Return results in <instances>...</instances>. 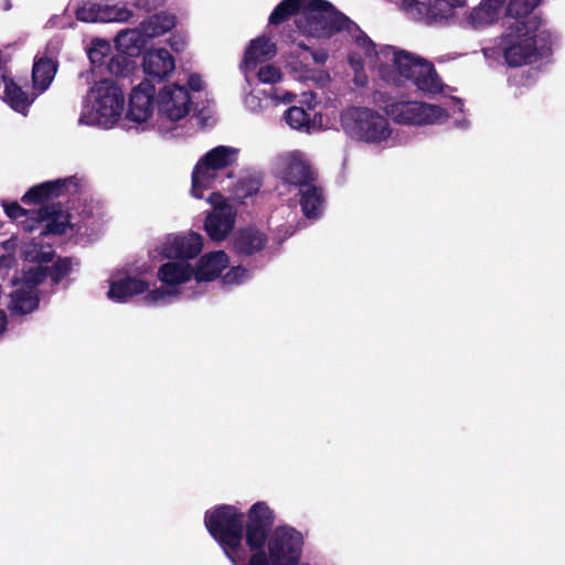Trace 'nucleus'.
Returning a JSON list of instances; mask_svg holds the SVG:
<instances>
[{"mask_svg": "<svg viewBox=\"0 0 565 565\" xmlns=\"http://www.w3.org/2000/svg\"><path fill=\"white\" fill-rule=\"evenodd\" d=\"M354 70V83L363 87L367 84L365 66L390 86L414 87L409 98L387 103L385 111L397 124L422 125L424 122V62L408 51L392 45H375L366 35L360 36L358 47L351 49L349 56Z\"/></svg>", "mask_w": 565, "mask_h": 565, "instance_id": "obj_1", "label": "nucleus"}, {"mask_svg": "<svg viewBox=\"0 0 565 565\" xmlns=\"http://www.w3.org/2000/svg\"><path fill=\"white\" fill-rule=\"evenodd\" d=\"M275 513L266 502L250 507L246 533L247 565H300L305 540L300 531L284 524L271 529Z\"/></svg>", "mask_w": 565, "mask_h": 565, "instance_id": "obj_2", "label": "nucleus"}, {"mask_svg": "<svg viewBox=\"0 0 565 565\" xmlns=\"http://www.w3.org/2000/svg\"><path fill=\"white\" fill-rule=\"evenodd\" d=\"M290 15L296 17L297 29L308 38L322 40L342 33L352 40L351 49H356L360 36H366L326 0H282L269 15V23L279 24Z\"/></svg>", "mask_w": 565, "mask_h": 565, "instance_id": "obj_3", "label": "nucleus"}, {"mask_svg": "<svg viewBox=\"0 0 565 565\" xmlns=\"http://www.w3.org/2000/svg\"><path fill=\"white\" fill-rule=\"evenodd\" d=\"M248 521L249 512L245 516L244 512L235 505H220L205 513L204 522L207 531L233 565H247L249 558V548L246 545Z\"/></svg>", "mask_w": 565, "mask_h": 565, "instance_id": "obj_4", "label": "nucleus"}, {"mask_svg": "<svg viewBox=\"0 0 565 565\" xmlns=\"http://www.w3.org/2000/svg\"><path fill=\"white\" fill-rule=\"evenodd\" d=\"M125 95L121 88L109 79L95 83L83 99L78 124L111 129L122 117Z\"/></svg>", "mask_w": 565, "mask_h": 565, "instance_id": "obj_5", "label": "nucleus"}, {"mask_svg": "<svg viewBox=\"0 0 565 565\" xmlns=\"http://www.w3.org/2000/svg\"><path fill=\"white\" fill-rule=\"evenodd\" d=\"M168 259L157 271V278L161 286L153 288L142 297L146 306H167L182 298H192L200 294L195 286L193 264L184 259Z\"/></svg>", "mask_w": 565, "mask_h": 565, "instance_id": "obj_6", "label": "nucleus"}, {"mask_svg": "<svg viewBox=\"0 0 565 565\" xmlns=\"http://www.w3.org/2000/svg\"><path fill=\"white\" fill-rule=\"evenodd\" d=\"M238 156L239 149L231 146H217L205 152L192 170V196L202 199L210 189L231 188L230 169L236 164Z\"/></svg>", "mask_w": 565, "mask_h": 565, "instance_id": "obj_7", "label": "nucleus"}, {"mask_svg": "<svg viewBox=\"0 0 565 565\" xmlns=\"http://www.w3.org/2000/svg\"><path fill=\"white\" fill-rule=\"evenodd\" d=\"M547 34L541 21L533 17L527 22H513L501 39V50L509 66H522L536 60L545 47Z\"/></svg>", "mask_w": 565, "mask_h": 565, "instance_id": "obj_8", "label": "nucleus"}, {"mask_svg": "<svg viewBox=\"0 0 565 565\" xmlns=\"http://www.w3.org/2000/svg\"><path fill=\"white\" fill-rule=\"evenodd\" d=\"M4 213L18 221L26 232L38 231L40 235H62L76 228L83 234L82 226L73 223L71 216L58 205H43L36 210H24L17 202L2 201Z\"/></svg>", "mask_w": 565, "mask_h": 565, "instance_id": "obj_9", "label": "nucleus"}, {"mask_svg": "<svg viewBox=\"0 0 565 565\" xmlns=\"http://www.w3.org/2000/svg\"><path fill=\"white\" fill-rule=\"evenodd\" d=\"M341 126L352 139L371 145L387 143L392 127L387 117L370 107L351 106L341 113Z\"/></svg>", "mask_w": 565, "mask_h": 565, "instance_id": "obj_10", "label": "nucleus"}, {"mask_svg": "<svg viewBox=\"0 0 565 565\" xmlns=\"http://www.w3.org/2000/svg\"><path fill=\"white\" fill-rule=\"evenodd\" d=\"M158 110L157 129L162 135L173 132L188 118L192 98L186 86L168 83L159 88L156 97Z\"/></svg>", "mask_w": 565, "mask_h": 565, "instance_id": "obj_11", "label": "nucleus"}, {"mask_svg": "<svg viewBox=\"0 0 565 565\" xmlns=\"http://www.w3.org/2000/svg\"><path fill=\"white\" fill-rule=\"evenodd\" d=\"M451 92L440 83L433 64L426 62V125L443 122L451 110L461 111L462 103Z\"/></svg>", "mask_w": 565, "mask_h": 565, "instance_id": "obj_12", "label": "nucleus"}, {"mask_svg": "<svg viewBox=\"0 0 565 565\" xmlns=\"http://www.w3.org/2000/svg\"><path fill=\"white\" fill-rule=\"evenodd\" d=\"M157 92L149 79H142L130 90L126 119L142 131L157 128L154 110Z\"/></svg>", "mask_w": 565, "mask_h": 565, "instance_id": "obj_13", "label": "nucleus"}, {"mask_svg": "<svg viewBox=\"0 0 565 565\" xmlns=\"http://www.w3.org/2000/svg\"><path fill=\"white\" fill-rule=\"evenodd\" d=\"M45 278L44 270L39 267L35 270H24L21 277L11 281L8 308L18 315H26L39 306L38 285Z\"/></svg>", "mask_w": 565, "mask_h": 565, "instance_id": "obj_14", "label": "nucleus"}, {"mask_svg": "<svg viewBox=\"0 0 565 565\" xmlns=\"http://www.w3.org/2000/svg\"><path fill=\"white\" fill-rule=\"evenodd\" d=\"M276 168L279 177L287 183L302 188L315 181V170L306 156L300 150H289L276 158Z\"/></svg>", "mask_w": 565, "mask_h": 565, "instance_id": "obj_15", "label": "nucleus"}, {"mask_svg": "<svg viewBox=\"0 0 565 565\" xmlns=\"http://www.w3.org/2000/svg\"><path fill=\"white\" fill-rule=\"evenodd\" d=\"M207 201L214 209L206 216L204 230L211 239L223 241L235 225L236 210L218 192H213Z\"/></svg>", "mask_w": 565, "mask_h": 565, "instance_id": "obj_16", "label": "nucleus"}, {"mask_svg": "<svg viewBox=\"0 0 565 565\" xmlns=\"http://www.w3.org/2000/svg\"><path fill=\"white\" fill-rule=\"evenodd\" d=\"M151 290L148 280L132 275L127 269H120L114 271L108 279L107 298L114 302L124 303L135 296L143 295L145 297Z\"/></svg>", "mask_w": 565, "mask_h": 565, "instance_id": "obj_17", "label": "nucleus"}, {"mask_svg": "<svg viewBox=\"0 0 565 565\" xmlns=\"http://www.w3.org/2000/svg\"><path fill=\"white\" fill-rule=\"evenodd\" d=\"M202 249L203 237L193 231L170 234L161 244V254L164 258L190 260L195 258Z\"/></svg>", "mask_w": 565, "mask_h": 565, "instance_id": "obj_18", "label": "nucleus"}, {"mask_svg": "<svg viewBox=\"0 0 565 565\" xmlns=\"http://www.w3.org/2000/svg\"><path fill=\"white\" fill-rule=\"evenodd\" d=\"M82 185V179L68 177L43 182L31 188L23 196L24 204L43 203L47 200L58 198L64 194H74Z\"/></svg>", "mask_w": 565, "mask_h": 565, "instance_id": "obj_19", "label": "nucleus"}, {"mask_svg": "<svg viewBox=\"0 0 565 565\" xmlns=\"http://www.w3.org/2000/svg\"><path fill=\"white\" fill-rule=\"evenodd\" d=\"M142 72L146 79L162 82L169 78L175 70L173 55L163 47L149 49L142 55Z\"/></svg>", "mask_w": 565, "mask_h": 565, "instance_id": "obj_20", "label": "nucleus"}, {"mask_svg": "<svg viewBox=\"0 0 565 565\" xmlns=\"http://www.w3.org/2000/svg\"><path fill=\"white\" fill-rule=\"evenodd\" d=\"M132 15L126 7L83 2L76 10V17L84 22H125Z\"/></svg>", "mask_w": 565, "mask_h": 565, "instance_id": "obj_21", "label": "nucleus"}, {"mask_svg": "<svg viewBox=\"0 0 565 565\" xmlns=\"http://www.w3.org/2000/svg\"><path fill=\"white\" fill-rule=\"evenodd\" d=\"M296 99V94L281 88L253 89L245 95L246 108L255 114H260L271 106L289 105Z\"/></svg>", "mask_w": 565, "mask_h": 565, "instance_id": "obj_22", "label": "nucleus"}, {"mask_svg": "<svg viewBox=\"0 0 565 565\" xmlns=\"http://www.w3.org/2000/svg\"><path fill=\"white\" fill-rule=\"evenodd\" d=\"M230 265V258L223 250L210 252L202 255L193 265L195 286L217 279Z\"/></svg>", "mask_w": 565, "mask_h": 565, "instance_id": "obj_23", "label": "nucleus"}, {"mask_svg": "<svg viewBox=\"0 0 565 565\" xmlns=\"http://www.w3.org/2000/svg\"><path fill=\"white\" fill-rule=\"evenodd\" d=\"M277 53L276 44L266 36L249 42L241 63L242 71H253L259 64L269 62Z\"/></svg>", "mask_w": 565, "mask_h": 565, "instance_id": "obj_24", "label": "nucleus"}, {"mask_svg": "<svg viewBox=\"0 0 565 565\" xmlns=\"http://www.w3.org/2000/svg\"><path fill=\"white\" fill-rule=\"evenodd\" d=\"M298 190L299 204L305 216L312 220L320 217L324 209L322 189L312 181Z\"/></svg>", "mask_w": 565, "mask_h": 565, "instance_id": "obj_25", "label": "nucleus"}, {"mask_svg": "<svg viewBox=\"0 0 565 565\" xmlns=\"http://www.w3.org/2000/svg\"><path fill=\"white\" fill-rule=\"evenodd\" d=\"M56 68L57 64L53 56H35L32 70L33 90L35 95H41L49 88L55 76Z\"/></svg>", "mask_w": 565, "mask_h": 565, "instance_id": "obj_26", "label": "nucleus"}, {"mask_svg": "<svg viewBox=\"0 0 565 565\" xmlns=\"http://www.w3.org/2000/svg\"><path fill=\"white\" fill-rule=\"evenodd\" d=\"M505 0H482L473 8L468 21L475 29L484 28L497 22L501 14V8Z\"/></svg>", "mask_w": 565, "mask_h": 565, "instance_id": "obj_27", "label": "nucleus"}, {"mask_svg": "<svg viewBox=\"0 0 565 565\" xmlns=\"http://www.w3.org/2000/svg\"><path fill=\"white\" fill-rule=\"evenodd\" d=\"M23 255L26 262L34 264L26 270H35L41 267L45 273V277L47 276V267L44 266V264L51 263L54 257V250L51 244H44L34 237L31 242L24 244Z\"/></svg>", "mask_w": 565, "mask_h": 565, "instance_id": "obj_28", "label": "nucleus"}, {"mask_svg": "<svg viewBox=\"0 0 565 565\" xmlns=\"http://www.w3.org/2000/svg\"><path fill=\"white\" fill-rule=\"evenodd\" d=\"M148 39L142 28L120 31L116 36V45L127 55H136L146 46Z\"/></svg>", "mask_w": 565, "mask_h": 565, "instance_id": "obj_29", "label": "nucleus"}, {"mask_svg": "<svg viewBox=\"0 0 565 565\" xmlns=\"http://www.w3.org/2000/svg\"><path fill=\"white\" fill-rule=\"evenodd\" d=\"M266 242L267 238L262 232L255 228H246L238 232L234 246L239 253L250 255L263 249Z\"/></svg>", "mask_w": 565, "mask_h": 565, "instance_id": "obj_30", "label": "nucleus"}, {"mask_svg": "<svg viewBox=\"0 0 565 565\" xmlns=\"http://www.w3.org/2000/svg\"><path fill=\"white\" fill-rule=\"evenodd\" d=\"M38 95H28L12 81L6 82L4 100L15 111L24 114Z\"/></svg>", "mask_w": 565, "mask_h": 565, "instance_id": "obj_31", "label": "nucleus"}, {"mask_svg": "<svg viewBox=\"0 0 565 565\" xmlns=\"http://www.w3.org/2000/svg\"><path fill=\"white\" fill-rule=\"evenodd\" d=\"M140 25L149 40L170 31L175 25V18L168 13L156 14L145 20Z\"/></svg>", "mask_w": 565, "mask_h": 565, "instance_id": "obj_32", "label": "nucleus"}, {"mask_svg": "<svg viewBox=\"0 0 565 565\" xmlns=\"http://www.w3.org/2000/svg\"><path fill=\"white\" fill-rule=\"evenodd\" d=\"M284 121L294 130L311 132L316 130V121L311 120L306 110L301 107L291 106L282 116Z\"/></svg>", "mask_w": 565, "mask_h": 565, "instance_id": "obj_33", "label": "nucleus"}, {"mask_svg": "<svg viewBox=\"0 0 565 565\" xmlns=\"http://www.w3.org/2000/svg\"><path fill=\"white\" fill-rule=\"evenodd\" d=\"M243 73L247 82L252 77H256L262 84L275 85L282 79L281 70L268 62L257 65L253 71H243Z\"/></svg>", "mask_w": 565, "mask_h": 565, "instance_id": "obj_34", "label": "nucleus"}, {"mask_svg": "<svg viewBox=\"0 0 565 565\" xmlns=\"http://www.w3.org/2000/svg\"><path fill=\"white\" fill-rule=\"evenodd\" d=\"M465 4L466 0H431L426 21L428 19L436 22L447 20L452 15L454 9L461 8Z\"/></svg>", "mask_w": 565, "mask_h": 565, "instance_id": "obj_35", "label": "nucleus"}, {"mask_svg": "<svg viewBox=\"0 0 565 565\" xmlns=\"http://www.w3.org/2000/svg\"><path fill=\"white\" fill-rule=\"evenodd\" d=\"M540 0H510L507 7V15L514 18L515 22H527L529 14L535 9Z\"/></svg>", "mask_w": 565, "mask_h": 565, "instance_id": "obj_36", "label": "nucleus"}, {"mask_svg": "<svg viewBox=\"0 0 565 565\" xmlns=\"http://www.w3.org/2000/svg\"><path fill=\"white\" fill-rule=\"evenodd\" d=\"M288 65L291 67L292 72L299 73L298 78L302 81H311L316 83V85L320 87H324L329 81L330 76L324 71H310V70H302V66L300 63H298L295 60H289Z\"/></svg>", "mask_w": 565, "mask_h": 565, "instance_id": "obj_37", "label": "nucleus"}, {"mask_svg": "<svg viewBox=\"0 0 565 565\" xmlns=\"http://www.w3.org/2000/svg\"><path fill=\"white\" fill-rule=\"evenodd\" d=\"M111 53V45L108 41L95 39L88 49V57L93 65L98 66L105 63V60Z\"/></svg>", "mask_w": 565, "mask_h": 565, "instance_id": "obj_38", "label": "nucleus"}, {"mask_svg": "<svg viewBox=\"0 0 565 565\" xmlns=\"http://www.w3.org/2000/svg\"><path fill=\"white\" fill-rule=\"evenodd\" d=\"M77 265L78 263L72 258H60L53 264L50 276L52 280L57 284L67 277Z\"/></svg>", "mask_w": 565, "mask_h": 565, "instance_id": "obj_39", "label": "nucleus"}, {"mask_svg": "<svg viewBox=\"0 0 565 565\" xmlns=\"http://www.w3.org/2000/svg\"><path fill=\"white\" fill-rule=\"evenodd\" d=\"M249 278L250 271L247 268L235 266L222 276V284L225 286H236L247 281Z\"/></svg>", "mask_w": 565, "mask_h": 565, "instance_id": "obj_40", "label": "nucleus"}, {"mask_svg": "<svg viewBox=\"0 0 565 565\" xmlns=\"http://www.w3.org/2000/svg\"><path fill=\"white\" fill-rule=\"evenodd\" d=\"M399 1H401L402 9L406 13H408L414 19H417V20L422 19V14H423L422 0H399Z\"/></svg>", "mask_w": 565, "mask_h": 565, "instance_id": "obj_41", "label": "nucleus"}, {"mask_svg": "<svg viewBox=\"0 0 565 565\" xmlns=\"http://www.w3.org/2000/svg\"><path fill=\"white\" fill-rule=\"evenodd\" d=\"M259 189V181L255 178L248 180V185L244 189V183L241 182L236 189L233 190L237 198H247L256 193Z\"/></svg>", "mask_w": 565, "mask_h": 565, "instance_id": "obj_42", "label": "nucleus"}, {"mask_svg": "<svg viewBox=\"0 0 565 565\" xmlns=\"http://www.w3.org/2000/svg\"><path fill=\"white\" fill-rule=\"evenodd\" d=\"M186 83H188L189 88L194 92H200L205 86L202 77L195 73L189 75Z\"/></svg>", "mask_w": 565, "mask_h": 565, "instance_id": "obj_43", "label": "nucleus"}, {"mask_svg": "<svg viewBox=\"0 0 565 565\" xmlns=\"http://www.w3.org/2000/svg\"><path fill=\"white\" fill-rule=\"evenodd\" d=\"M169 44L175 52H182L185 47L186 40L183 35H173L170 38Z\"/></svg>", "mask_w": 565, "mask_h": 565, "instance_id": "obj_44", "label": "nucleus"}, {"mask_svg": "<svg viewBox=\"0 0 565 565\" xmlns=\"http://www.w3.org/2000/svg\"><path fill=\"white\" fill-rule=\"evenodd\" d=\"M14 263L12 255H3L0 257V275H3Z\"/></svg>", "mask_w": 565, "mask_h": 565, "instance_id": "obj_45", "label": "nucleus"}, {"mask_svg": "<svg viewBox=\"0 0 565 565\" xmlns=\"http://www.w3.org/2000/svg\"><path fill=\"white\" fill-rule=\"evenodd\" d=\"M311 55L313 61L318 64H323L328 58V54L324 51L311 52Z\"/></svg>", "mask_w": 565, "mask_h": 565, "instance_id": "obj_46", "label": "nucleus"}, {"mask_svg": "<svg viewBox=\"0 0 565 565\" xmlns=\"http://www.w3.org/2000/svg\"><path fill=\"white\" fill-rule=\"evenodd\" d=\"M121 60H122L121 57L110 60L109 65H108L110 73H113V74L119 73L118 66H119V63Z\"/></svg>", "mask_w": 565, "mask_h": 565, "instance_id": "obj_47", "label": "nucleus"}, {"mask_svg": "<svg viewBox=\"0 0 565 565\" xmlns=\"http://www.w3.org/2000/svg\"><path fill=\"white\" fill-rule=\"evenodd\" d=\"M2 3L3 6L0 7L1 9L9 10L11 8V3L9 0H2Z\"/></svg>", "mask_w": 565, "mask_h": 565, "instance_id": "obj_48", "label": "nucleus"}, {"mask_svg": "<svg viewBox=\"0 0 565 565\" xmlns=\"http://www.w3.org/2000/svg\"><path fill=\"white\" fill-rule=\"evenodd\" d=\"M2 82L6 84V82H7V81H6V77H4L3 70L0 67V84H1Z\"/></svg>", "mask_w": 565, "mask_h": 565, "instance_id": "obj_49", "label": "nucleus"}, {"mask_svg": "<svg viewBox=\"0 0 565 565\" xmlns=\"http://www.w3.org/2000/svg\"><path fill=\"white\" fill-rule=\"evenodd\" d=\"M299 47L303 49V50H307V46H305L303 44H299Z\"/></svg>", "mask_w": 565, "mask_h": 565, "instance_id": "obj_50", "label": "nucleus"}]
</instances>
